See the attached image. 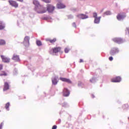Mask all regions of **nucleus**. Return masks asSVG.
<instances>
[{"label": "nucleus", "instance_id": "f3484780", "mask_svg": "<svg viewBox=\"0 0 129 129\" xmlns=\"http://www.w3.org/2000/svg\"><path fill=\"white\" fill-rule=\"evenodd\" d=\"M100 19H101V17H96L94 19V23L95 24H99L100 22Z\"/></svg>", "mask_w": 129, "mask_h": 129}, {"label": "nucleus", "instance_id": "a211bd4d", "mask_svg": "<svg viewBox=\"0 0 129 129\" xmlns=\"http://www.w3.org/2000/svg\"><path fill=\"white\" fill-rule=\"evenodd\" d=\"M5 28H6V25L4 24V22H3V21H0V30H4Z\"/></svg>", "mask_w": 129, "mask_h": 129}, {"label": "nucleus", "instance_id": "7c9ffc66", "mask_svg": "<svg viewBox=\"0 0 129 129\" xmlns=\"http://www.w3.org/2000/svg\"><path fill=\"white\" fill-rule=\"evenodd\" d=\"M94 81H95V79H94V78H92V79H91V80H90V82L91 83H93V82Z\"/></svg>", "mask_w": 129, "mask_h": 129}, {"label": "nucleus", "instance_id": "6e6552de", "mask_svg": "<svg viewBox=\"0 0 129 129\" xmlns=\"http://www.w3.org/2000/svg\"><path fill=\"white\" fill-rule=\"evenodd\" d=\"M112 41L117 44H121L123 42L122 39L120 38H114L112 39Z\"/></svg>", "mask_w": 129, "mask_h": 129}, {"label": "nucleus", "instance_id": "b1692460", "mask_svg": "<svg viewBox=\"0 0 129 129\" xmlns=\"http://www.w3.org/2000/svg\"><path fill=\"white\" fill-rule=\"evenodd\" d=\"M129 106L128 104H124L122 105V108L123 109H127V108H128Z\"/></svg>", "mask_w": 129, "mask_h": 129}, {"label": "nucleus", "instance_id": "ddd939ff", "mask_svg": "<svg viewBox=\"0 0 129 129\" xmlns=\"http://www.w3.org/2000/svg\"><path fill=\"white\" fill-rule=\"evenodd\" d=\"M12 60H14V61H16V62H18V61H20V56L16 54H14L12 57Z\"/></svg>", "mask_w": 129, "mask_h": 129}, {"label": "nucleus", "instance_id": "9b49d317", "mask_svg": "<svg viewBox=\"0 0 129 129\" xmlns=\"http://www.w3.org/2000/svg\"><path fill=\"white\" fill-rule=\"evenodd\" d=\"M70 92L67 88H64L63 90V96L65 97L69 96Z\"/></svg>", "mask_w": 129, "mask_h": 129}, {"label": "nucleus", "instance_id": "7ed1b4c3", "mask_svg": "<svg viewBox=\"0 0 129 129\" xmlns=\"http://www.w3.org/2000/svg\"><path fill=\"white\" fill-rule=\"evenodd\" d=\"M55 7L53 6L52 5L50 4L47 5V11L48 12V13H53Z\"/></svg>", "mask_w": 129, "mask_h": 129}, {"label": "nucleus", "instance_id": "e433bc0d", "mask_svg": "<svg viewBox=\"0 0 129 129\" xmlns=\"http://www.w3.org/2000/svg\"><path fill=\"white\" fill-rule=\"evenodd\" d=\"M83 59H80V63H83Z\"/></svg>", "mask_w": 129, "mask_h": 129}, {"label": "nucleus", "instance_id": "c756f323", "mask_svg": "<svg viewBox=\"0 0 129 129\" xmlns=\"http://www.w3.org/2000/svg\"><path fill=\"white\" fill-rule=\"evenodd\" d=\"M43 2H44L45 3H51V0H43Z\"/></svg>", "mask_w": 129, "mask_h": 129}, {"label": "nucleus", "instance_id": "2eb2a0df", "mask_svg": "<svg viewBox=\"0 0 129 129\" xmlns=\"http://www.w3.org/2000/svg\"><path fill=\"white\" fill-rule=\"evenodd\" d=\"M46 42H49V43H51V44H53L57 41V39L56 38H53V39H50L49 38L46 39Z\"/></svg>", "mask_w": 129, "mask_h": 129}, {"label": "nucleus", "instance_id": "aec40b11", "mask_svg": "<svg viewBox=\"0 0 129 129\" xmlns=\"http://www.w3.org/2000/svg\"><path fill=\"white\" fill-rule=\"evenodd\" d=\"M52 82L53 85H56L57 83H58V81H57V79L56 78H54L52 79Z\"/></svg>", "mask_w": 129, "mask_h": 129}, {"label": "nucleus", "instance_id": "423d86ee", "mask_svg": "<svg viewBox=\"0 0 129 129\" xmlns=\"http://www.w3.org/2000/svg\"><path fill=\"white\" fill-rule=\"evenodd\" d=\"M1 57L2 59L3 62H4V63H10V61H11V59L10 58L7 57L4 55H1Z\"/></svg>", "mask_w": 129, "mask_h": 129}, {"label": "nucleus", "instance_id": "dca6fc26", "mask_svg": "<svg viewBox=\"0 0 129 129\" xmlns=\"http://www.w3.org/2000/svg\"><path fill=\"white\" fill-rule=\"evenodd\" d=\"M33 5L36 6V8H39L41 6L39 2H38V1H36V0H34L33 2Z\"/></svg>", "mask_w": 129, "mask_h": 129}, {"label": "nucleus", "instance_id": "9d476101", "mask_svg": "<svg viewBox=\"0 0 129 129\" xmlns=\"http://www.w3.org/2000/svg\"><path fill=\"white\" fill-rule=\"evenodd\" d=\"M10 89V85H9V83L7 82L4 83L3 90L4 91H7V90H9Z\"/></svg>", "mask_w": 129, "mask_h": 129}, {"label": "nucleus", "instance_id": "bb28decb", "mask_svg": "<svg viewBox=\"0 0 129 129\" xmlns=\"http://www.w3.org/2000/svg\"><path fill=\"white\" fill-rule=\"evenodd\" d=\"M106 16H108L109 15H111V13H110V11H107L104 13Z\"/></svg>", "mask_w": 129, "mask_h": 129}, {"label": "nucleus", "instance_id": "c85d7f7f", "mask_svg": "<svg viewBox=\"0 0 129 129\" xmlns=\"http://www.w3.org/2000/svg\"><path fill=\"white\" fill-rule=\"evenodd\" d=\"M64 52L65 53H68V52H69V49L68 48H66L64 49Z\"/></svg>", "mask_w": 129, "mask_h": 129}, {"label": "nucleus", "instance_id": "72a5a7b5", "mask_svg": "<svg viewBox=\"0 0 129 129\" xmlns=\"http://www.w3.org/2000/svg\"><path fill=\"white\" fill-rule=\"evenodd\" d=\"M72 25L73 27H74V28H76V23H75V22H74Z\"/></svg>", "mask_w": 129, "mask_h": 129}, {"label": "nucleus", "instance_id": "4be33fe9", "mask_svg": "<svg viewBox=\"0 0 129 129\" xmlns=\"http://www.w3.org/2000/svg\"><path fill=\"white\" fill-rule=\"evenodd\" d=\"M6 44V41L3 39H0V45L2 46Z\"/></svg>", "mask_w": 129, "mask_h": 129}, {"label": "nucleus", "instance_id": "473e14b6", "mask_svg": "<svg viewBox=\"0 0 129 129\" xmlns=\"http://www.w3.org/2000/svg\"><path fill=\"white\" fill-rule=\"evenodd\" d=\"M52 129H57V125H54L52 126Z\"/></svg>", "mask_w": 129, "mask_h": 129}, {"label": "nucleus", "instance_id": "a878e982", "mask_svg": "<svg viewBox=\"0 0 129 129\" xmlns=\"http://www.w3.org/2000/svg\"><path fill=\"white\" fill-rule=\"evenodd\" d=\"M9 107H10V102L7 103L5 105V108L8 110H9Z\"/></svg>", "mask_w": 129, "mask_h": 129}, {"label": "nucleus", "instance_id": "4468645a", "mask_svg": "<svg viewBox=\"0 0 129 129\" xmlns=\"http://www.w3.org/2000/svg\"><path fill=\"white\" fill-rule=\"evenodd\" d=\"M53 53H58V52H60L61 51V47H57L52 48Z\"/></svg>", "mask_w": 129, "mask_h": 129}, {"label": "nucleus", "instance_id": "f704fd0d", "mask_svg": "<svg viewBox=\"0 0 129 129\" xmlns=\"http://www.w3.org/2000/svg\"><path fill=\"white\" fill-rule=\"evenodd\" d=\"M3 125H4V122L1 123V124H0V129L2 128Z\"/></svg>", "mask_w": 129, "mask_h": 129}, {"label": "nucleus", "instance_id": "0eeeda50", "mask_svg": "<svg viewBox=\"0 0 129 129\" xmlns=\"http://www.w3.org/2000/svg\"><path fill=\"white\" fill-rule=\"evenodd\" d=\"M111 81L114 83L120 82L121 81V78L119 76L116 77L111 79Z\"/></svg>", "mask_w": 129, "mask_h": 129}, {"label": "nucleus", "instance_id": "cd10ccee", "mask_svg": "<svg viewBox=\"0 0 129 129\" xmlns=\"http://www.w3.org/2000/svg\"><path fill=\"white\" fill-rule=\"evenodd\" d=\"M93 18H94L95 19L96 18H97V13H94L93 14Z\"/></svg>", "mask_w": 129, "mask_h": 129}, {"label": "nucleus", "instance_id": "c9c22d12", "mask_svg": "<svg viewBox=\"0 0 129 129\" xmlns=\"http://www.w3.org/2000/svg\"><path fill=\"white\" fill-rule=\"evenodd\" d=\"M3 64H0V70H3Z\"/></svg>", "mask_w": 129, "mask_h": 129}, {"label": "nucleus", "instance_id": "f257e3e1", "mask_svg": "<svg viewBox=\"0 0 129 129\" xmlns=\"http://www.w3.org/2000/svg\"><path fill=\"white\" fill-rule=\"evenodd\" d=\"M35 11L38 14H44L47 12L46 8H44L42 6H40L39 7H36Z\"/></svg>", "mask_w": 129, "mask_h": 129}, {"label": "nucleus", "instance_id": "20e7f679", "mask_svg": "<svg viewBox=\"0 0 129 129\" xmlns=\"http://www.w3.org/2000/svg\"><path fill=\"white\" fill-rule=\"evenodd\" d=\"M118 52H119V50H118V48H113L111 49L110 51V54L112 56H114V55H115V54H117Z\"/></svg>", "mask_w": 129, "mask_h": 129}, {"label": "nucleus", "instance_id": "412c9836", "mask_svg": "<svg viewBox=\"0 0 129 129\" xmlns=\"http://www.w3.org/2000/svg\"><path fill=\"white\" fill-rule=\"evenodd\" d=\"M7 75H8V74H7L5 71H2L0 73V76H7Z\"/></svg>", "mask_w": 129, "mask_h": 129}, {"label": "nucleus", "instance_id": "1a4fd4ad", "mask_svg": "<svg viewBox=\"0 0 129 129\" xmlns=\"http://www.w3.org/2000/svg\"><path fill=\"white\" fill-rule=\"evenodd\" d=\"M59 79L60 80H61V81H62L63 82H67V83H69V84L72 83V82L69 79L60 77L59 78Z\"/></svg>", "mask_w": 129, "mask_h": 129}, {"label": "nucleus", "instance_id": "393cba45", "mask_svg": "<svg viewBox=\"0 0 129 129\" xmlns=\"http://www.w3.org/2000/svg\"><path fill=\"white\" fill-rule=\"evenodd\" d=\"M36 44L37 45V46H42V42L40 40H37Z\"/></svg>", "mask_w": 129, "mask_h": 129}, {"label": "nucleus", "instance_id": "4c0bfd02", "mask_svg": "<svg viewBox=\"0 0 129 129\" xmlns=\"http://www.w3.org/2000/svg\"><path fill=\"white\" fill-rule=\"evenodd\" d=\"M128 119H129V117H128Z\"/></svg>", "mask_w": 129, "mask_h": 129}, {"label": "nucleus", "instance_id": "5701e85b", "mask_svg": "<svg viewBox=\"0 0 129 129\" xmlns=\"http://www.w3.org/2000/svg\"><path fill=\"white\" fill-rule=\"evenodd\" d=\"M24 41L29 43V42H30V37L29 36H25L24 38Z\"/></svg>", "mask_w": 129, "mask_h": 129}, {"label": "nucleus", "instance_id": "2f4dec72", "mask_svg": "<svg viewBox=\"0 0 129 129\" xmlns=\"http://www.w3.org/2000/svg\"><path fill=\"white\" fill-rule=\"evenodd\" d=\"M109 61H112V60H113V57H112V56H110L109 57Z\"/></svg>", "mask_w": 129, "mask_h": 129}, {"label": "nucleus", "instance_id": "6ab92c4d", "mask_svg": "<svg viewBox=\"0 0 129 129\" xmlns=\"http://www.w3.org/2000/svg\"><path fill=\"white\" fill-rule=\"evenodd\" d=\"M57 8L58 9H64L65 8V5L61 3L57 4Z\"/></svg>", "mask_w": 129, "mask_h": 129}, {"label": "nucleus", "instance_id": "39448f33", "mask_svg": "<svg viewBox=\"0 0 129 129\" xmlns=\"http://www.w3.org/2000/svg\"><path fill=\"white\" fill-rule=\"evenodd\" d=\"M125 17H126L125 13L118 14L117 16V20L121 21V20H123Z\"/></svg>", "mask_w": 129, "mask_h": 129}, {"label": "nucleus", "instance_id": "f03ea898", "mask_svg": "<svg viewBox=\"0 0 129 129\" xmlns=\"http://www.w3.org/2000/svg\"><path fill=\"white\" fill-rule=\"evenodd\" d=\"M8 3L9 5L11 6V7H13L15 9H17V8H19V4L17 3L16 1H15L14 0H9L8 1Z\"/></svg>", "mask_w": 129, "mask_h": 129}, {"label": "nucleus", "instance_id": "f8f14e48", "mask_svg": "<svg viewBox=\"0 0 129 129\" xmlns=\"http://www.w3.org/2000/svg\"><path fill=\"white\" fill-rule=\"evenodd\" d=\"M78 18H79L80 19H81L82 20H84L85 19H88V16H87L85 14H79L77 15Z\"/></svg>", "mask_w": 129, "mask_h": 129}]
</instances>
